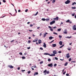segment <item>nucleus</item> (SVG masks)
Here are the masks:
<instances>
[{
  "mask_svg": "<svg viewBox=\"0 0 76 76\" xmlns=\"http://www.w3.org/2000/svg\"><path fill=\"white\" fill-rule=\"evenodd\" d=\"M70 3V1L69 0H68L65 2V3L66 4H67Z\"/></svg>",
  "mask_w": 76,
  "mask_h": 76,
  "instance_id": "nucleus-1",
  "label": "nucleus"
},
{
  "mask_svg": "<svg viewBox=\"0 0 76 76\" xmlns=\"http://www.w3.org/2000/svg\"><path fill=\"white\" fill-rule=\"evenodd\" d=\"M66 57H67V58H69L70 56H69V53H68L66 55Z\"/></svg>",
  "mask_w": 76,
  "mask_h": 76,
  "instance_id": "nucleus-2",
  "label": "nucleus"
},
{
  "mask_svg": "<svg viewBox=\"0 0 76 76\" xmlns=\"http://www.w3.org/2000/svg\"><path fill=\"white\" fill-rule=\"evenodd\" d=\"M56 21H55V20H53V21L51 22L50 23V25H53V23H55Z\"/></svg>",
  "mask_w": 76,
  "mask_h": 76,
  "instance_id": "nucleus-3",
  "label": "nucleus"
},
{
  "mask_svg": "<svg viewBox=\"0 0 76 76\" xmlns=\"http://www.w3.org/2000/svg\"><path fill=\"white\" fill-rule=\"evenodd\" d=\"M8 67L10 68H11V69H13V66H12L11 65H9Z\"/></svg>",
  "mask_w": 76,
  "mask_h": 76,
  "instance_id": "nucleus-4",
  "label": "nucleus"
},
{
  "mask_svg": "<svg viewBox=\"0 0 76 76\" xmlns=\"http://www.w3.org/2000/svg\"><path fill=\"white\" fill-rule=\"evenodd\" d=\"M48 66L49 67H52L53 66V64L51 63L50 64H48Z\"/></svg>",
  "mask_w": 76,
  "mask_h": 76,
  "instance_id": "nucleus-5",
  "label": "nucleus"
},
{
  "mask_svg": "<svg viewBox=\"0 0 76 76\" xmlns=\"http://www.w3.org/2000/svg\"><path fill=\"white\" fill-rule=\"evenodd\" d=\"M52 47H56L57 46L56 44H53L52 45Z\"/></svg>",
  "mask_w": 76,
  "mask_h": 76,
  "instance_id": "nucleus-6",
  "label": "nucleus"
},
{
  "mask_svg": "<svg viewBox=\"0 0 76 76\" xmlns=\"http://www.w3.org/2000/svg\"><path fill=\"white\" fill-rule=\"evenodd\" d=\"M53 19L55 20H58V17H57L56 18H53Z\"/></svg>",
  "mask_w": 76,
  "mask_h": 76,
  "instance_id": "nucleus-7",
  "label": "nucleus"
},
{
  "mask_svg": "<svg viewBox=\"0 0 76 76\" xmlns=\"http://www.w3.org/2000/svg\"><path fill=\"white\" fill-rule=\"evenodd\" d=\"M53 53L54 54H57V52L56 50H54L53 51Z\"/></svg>",
  "mask_w": 76,
  "mask_h": 76,
  "instance_id": "nucleus-8",
  "label": "nucleus"
},
{
  "mask_svg": "<svg viewBox=\"0 0 76 76\" xmlns=\"http://www.w3.org/2000/svg\"><path fill=\"white\" fill-rule=\"evenodd\" d=\"M43 44H44V45H43V47H44L45 48H46V44L45 42H44Z\"/></svg>",
  "mask_w": 76,
  "mask_h": 76,
  "instance_id": "nucleus-9",
  "label": "nucleus"
},
{
  "mask_svg": "<svg viewBox=\"0 0 76 76\" xmlns=\"http://www.w3.org/2000/svg\"><path fill=\"white\" fill-rule=\"evenodd\" d=\"M59 44L60 45H61L63 44L62 43V42L61 41H60L59 42Z\"/></svg>",
  "mask_w": 76,
  "mask_h": 76,
  "instance_id": "nucleus-10",
  "label": "nucleus"
},
{
  "mask_svg": "<svg viewBox=\"0 0 76 76\" xmlns=\"http://www.w3.org/2000/svg\"><path fill=\"white\" fill-rule=\"evenodd\" d=\"M49 39L51 40L52 39H53V38H54V37H53L50 36L49 37Z\"/></svg>",
  "mask_w": 76,
  "mask_h": 76,
  "instance_id": "nucleus-11",
  "label": "nucleus"
},
{
  "mask_svg": "<svg viewBox=\"0 0 76 76\" xmlns=\"http://www.w3.org/2000/svg\"><path fill=\"white\" fill-rule=\"evenodd\" d=\"M47 34H48V33H46L45 34H44L43 37L44 38H45L46 36V35H47Z\"/></svg>",
  "mask_w": 76,
  "mask_h": 76,
  "instance_id": "nucleus-12",
  "label": "nucleus"
},
{
  "mask_svg": "<svg viewBox=\"0 0 76 76\" xmlns=\"http://www.w3.org/2000/svg\"><path fill=\"white\" fill-rule=\"evenodd\" d=\"M49 56H55V54L53 53V54H52L51 55L50 54L49 55Z\"/></svg>",
  "mask_w": 76,
  "mask_h": 76,
  "instance_id": "nucleus-13",
  "label": "nucleus"
},
{
  "mask_svg": "<svg viewBox=\"0 0 76 76\" xmlns=\"http://www.w3.org/2000/svg\"><path fill=\"white\" fill-rule=\"evenodd\" d=\"M41 40H38V44H41Z\"/></svg>",
  "mask_w": 76,
  "mask_h": 76,
  "instance_id": "nucleus-14",
  "label": "nucleus"
},
{
  "mask_svg": "<svg viewBox=\"0 0 76 76\" xmlns=\"http://www.w3.org/2000/svg\"><path fill=\"white\" fill-rule=\"evenodd\" d=\"M38 75V72H35L34 74V76H35V75Z\"/></svg>",
  "mask_w": 76,
  "mask_h": 76,
  "instance_id": "nucleus-15",
  "label": "nucleus"
},
{
  "mask_svg": "<svg viewBox=\"0 0 76 76\" xmlns=\"http://www.w3.org/2000/svg\"><path fill=\"white\" fill-rule=\"evenodd\" d=\"M44 55H48V56H50V54L48 53H44Z\"/></svg>",
  "mask_w": 76,
  "mask_h": 76,
  "instance_id": "nucleus-16",
  "label": "nucleus"
},
{
  "mask_svg": "<svg viewBox=\"0 0 76 76\" xmlns=\"http://www.w3.org/2000/svg\"><path fill=\"white\" fill-rule=\"evenodd\" d=\"M71 37H72L71 36H70V37H65L66 38H68L69 39L70 38H71Z\"/></svg>",
  "mask_w": 76,
  "mask_h": 76,
  "instance_id": "nucleus-17",
  "label": "nucleus"
},
{
  "mask_svg": "<svg viewBox=\"0 0 76 76\" xmlns=\"http://www.w3.org/2000/svg\"><path fill=\"white\" fill-rule=\"evenodd\" d=\"M64 45H63L62 46H61L59 48H61L62 47H64Z\"/></svg>",
  "mask_w": 76,
  "mask_h": 76,
  "instance_id": "nucleus-18",
  "label": "nucleus"
},
{
  "mask_svg": "<svg viewBox=\"0 0 76 76\" xmlns=\"http://www.w3.org/2000/svg\"><path fill=\"white\" fill-rule=\"evenodd\" d=\"M68 64V63L67 62H66L65 64H64V66H66Z\"/></svg>",
  "mask_w": 76,
  "mask_h": 76,
  "instance_id": "nucleus-19",
  "label": "nucleus"
},
{
  "mask_svg": "<svg viewBox=\"0 0 76 76\" xmlns=\"http://www.w3.org/2000/svg\"><path fill=\"white\" fill-rule=\"evenodd\" d=\"M61 28H59L57 30V31H61Z\"/></svg>",
  "mask_w": 76,
  "mask_h": 76,
  "instance_id": "nucleus-20",
  "label": "nucleus"
},
{
  "mask_svg": "<svg viewBox=\"0 0 76 76\" xmlns=\"http://www.w3.org/2000/svg\"><path fill=\"white\" fill-rule=\"evenodd\" d=\"M53 41H54V40H53L51 42H49V43L51 44V43H52V42H53Z\"/></svg>",
  "mask_w": 76,
  "mask_h": 76,
  "instance_id": "nucleus-21",
  "label": "nucleus"
},
{
  "mask_svg": "<svg viewBox=\"0 0 76 76\" xmlns=\"http://www.w3.org/2000/svg\"><path fill=\"white\" fill-rule=\"evenodd\" d=\"M42 20H43V21H45V18H42Z\"/></svg>",
  "mask_w": 76,
  "mask_h": 76,
  "instance_id": "nucleus-22",
  "label": "nucleus"
},
{
  "mask_svg": "<svg viewBox=\"0 0 76 76\" xmlns=\"http://www.w3.org/2000/svg\"><path fill=\"white\" fill-rule=\"evenodd\" d=\"M72 9H76V7H72Z\"/></svg>",
  "mask_w": 76,
  "mask_h": 76,
  "instance_id": "nucleus-23",
  "label": "nucleus"
},
{
  "mask_svg": "<svg viewBox=\"0 0 76 76\" xmlns=\"http://www.w3.org/2000/svg\"><path fill=\"white\" fill-rule=\"evenodd\" d=\"M55 60H58V58L56 57H55Z\"/></svg>",
  "mask_w": 76,
  "mask_h": 76,
  "instance_id": "nucleus-24",
  "label": "nucleus"
},
{
  "mask_svg": "<svg viewBox=\"0 0 76 76\" xmlns=\"http://www.w3.org/2000/svg\"><path fill=\"white\" fill-rule=\"evenodd\" d=\"M38 12H37L35 14V16H37V15H38Z\"/></svg>",
  "mask_w": 76,
  "mask_h": 76,
  "instance_id": "nucleus-25",
  "label": "nucleus"
},
{
  "mask_svg": "<svg viewBox=\"0 0 76 76\" xmlns=\"http://www.w3.org/2000/svg\"><path fill=\"white\" fill-rule=\"evenodd\" d=\"M72 16H75V13H74L73 14H72Z\"/></svg>",
  "mask_w": 76,
  "mask_h": 76,
  "instance_id": "nucleus-26",
  "label": "nucleus"
},
{
  "mask_svg": "<svg viewBox=\"0 0 76 76\" xmlns=\"http://www.w3.org/2000/svg\"><path fill=\"white\" fill-rule=\"evenodd\" d=\"M53 34H55V35H58V34H57L56 32H53Z\"/></svg>",
  "mask_w": 76,
  "mask_h": 76,
  "instance_id": "nucleus-27",
  "label": "nucleus"
},
{
  "mask_svg": "<svg viewBox=\"0 0 76 76\" xmlns=\"http://www.w3.org/2000/svg\"><path fill=\"white\" fill-rule=\"evenodd\" d=\"M56 2V0H53L52 3H55Z\"/></svg>",
  "mask_w": 76,
  "mask_h": 76,
  "instance_id": "nucleus-28",
  "label": "nucleus"
},
{
  "mask_svg": "<svg viewBox=\"0 0 76 76\" xmlns=\"http://www.w3.org/2000/svg\"><path fill=\"white\" fill-rule=\"evenodd\" d=\"M43 63V61H41L40 62V64H42Z\"/></svg>",
  "mask_w": 76,
  "mask_h": 76,
  "instance_id": "nucleus-29",
  "label": "nucleus"
},
{
  "mask_svg": "<svg viewBox=\"0 0 76 76\" xmlns=\"http://www.w3.org/2000/svg\"><path fill=\"white\" fill-rule=\"evenodd\" d=\"M31 73V71H29L28 72V74H29Z\"/></svg>",
  "mask_w": 76,
  "mask_h": 76,
  "instance_id": "nucleus-30",
  "label": "nucleus"
},
{
  "mask_svg": "<svg viewBox=\"0 0 76 76\" xmlns=\"http://www.w3.org/2000/svg\"><path fill=\"white\" fill-rule=\"evenodd\" d=\"M75 2H74L72 4V5H75Z\"/></svg>",
  "mask_w": 76,
  "mask_h": 76,
  "instance_id": "nucleus-31",
  "label": "nucleus"
},
{
  "mask_svg": "<svg viewBox=\"0 0 76 76\" xmlns=\"http://www.w3.org/2000/svg\"><path fill=\"white\" fill-rule=\"evenodd\" d=\"M47 72V69L45 70L44 72L43 73H46Z\"/></svg>",
  "mask_w": 76,
  "mask_h": 76,
  "instance_id": "nucleus-32",
  "label": "nucleus"
},
{
  "mask_svg": "<svg viewBox=\"0 0 76 76\" xmlns=\"http://www.w3.org/2000/svg\"><path fill=\"white\" fill-rule=\"evenodd\" d=\"M64 34H67V31H64Z\"/></svg>",
  "mask_w": 76,
  "mask_h": 76,
  "instance_id": "nucleus-33",
  "label": "nucleus"
},
{
  "mask_svg": "<svg viewBox=\"0 0 76 76\" xmlns=\"http://www.w3.org/2000/svg\"><path fill=\"white\" fill-rule=\"evenodd\" d=\"M15 41V40H13L12 41H10L11 42H14Z\"/></svg>",
  "mask_w": 76,
  "mask_h": 76,
  "instance_id": "nucleus-34",
  "label": "nucleus"
},
{
  "mask_svg": "<svg viewBox=\"0 0 76 76\" xmlns=\"http://www.w3.org/2000/svg\"><path fill=\"white\" fill-rule=\"evenodd\" d=\"M70 21V20H68L67 21H66V22H69Z\"/></svg>",
  "mask_w": 76,
  "mask_h": 76,
  "instance_id": "nucleus-35",
  "label": "nucleus"
},
{
  "mask_svg": "<svg viewBox=\"0 0 76 76\" xmlns=\"http://www.w3.org/2000/svg\"><path fill=\"white\" fill-rule=\"evenodd\" d=\"M59 37L60 38H62V36L61 35H59Z\"/></svg>",
  "mask_w": 76,
  "mask_h": 76,
  "instance_id": "nucleus-36",
  "label": "nucleus"
},
{
  "mask_svg": "<svg viewBox=\"0 0 76 76\" xmlns=\"http://www.w3.org/2000/svg\"><path fill=\"white\" fill-rule=\"evenodd\" d=\"M40 50H43V48H40Z\"/></svg>",
  "mask_w": 76,
  "mask_h": 76,
  "instance_id": "nucleus-37",
  "label": "nucleus"
},
{
  "mask_svg": "<svg viewBox=\"0 0 76 76\" xmlns=\"http://www.w3.org/2000/svg\"><path fill=\"white\" fill-rule=\"evenodd\" d=\"M22 58L23 59H25V57L24 56L22 57Z\"/></svg>",
  "mask_w": 76,
  "mask_h": 76,
  "instance_id": "nucleus-38",
  "label": "nucleus"
},
{
  "mask_svg": "<svg viewBox=\"0 0 76 76\" xmlns=\"http://www.w3.org/2000/svg\"><path fill=\"white\" fill-rule=\"evenodd\" d=\"M48 61H51V59H48Z\"/></svg>",
  "mask_w": 76,
  "mask_h": 76,
  "instance_id": "nucleus-39",
  "label": "nucleus"
},
{
  "mask_svg": "<svg viewBox=\"0 0 76 76\" xmlns=\"http://www.w3.org/2000/svg\"><path fill=\"white\" fill-rule=\"evenodd\" d=\"M19 54H20L21 55H22V52H20L19 53Z\"/></svg>",
  "mask_w": 76,
  "mask_h": 76,
  "instance_id": "nucleus-40",
  "label": "nucleus"
},
{
  "mask_svg": "<svg viewBox=\"0 0 76 76\" xmlns=\"http://www.w3.org/2000/svg\"><path fill=\"white\" fill-rule=\"evenodd\" d=\"M3 1L4 3H6V0H3Z\"/></svg>",
  "mask_w": 76,
  "mask_h": 76,
  "instance_id": "nucleus-41",
  "label": "nucleus"
},
{
  "mask_svg": "<svg viewBox=\"0 0 76 76\" xmlns=\"http://www.w3.org/2000/svg\"><path fill=\"white\" fill-rule=\"evenodd\" d=\"M66 71H65L64 72H63V74L65 75V73H66Z\"/></svg>",
  "mask_w": 76,
  "mask_h": 76,
  "instance_id": "nucleus-42",
  "label": "nucleus"
},
{
  "mask_svg": "<svg viewBox=\"0 0 76 76\" xmlns=\"http://www.w3.org/2000/svg\"><path fill=\"white\" fill-rule=\"evenodd\" d=\"M56 66H57V64H54V67H56Z\"/></svg>",
  "mask_w": 76,
  "mask_h": 76,
  "instance_id": "nucleus-43",
  "label": "nucleus"
},
{
  "mask_svg": "<svg viewBox=\"0 0 76 76\" xmlns=\"http://www.w3.org/2000/svg\"><path fill=\"white\" fill-rule=\"evenodd\" d=\"M71 60H72V58H69V61H71Z\"/></svg>",
  "mask_w": 76,
  "mask_h": 76,
  "instance_id": "nucleus-44",
  "label": "nucleus"
},
{
  "mask_svg": "<svg viewBox=\"0 0 76 76\" xmlns=\"http://www.w3.org/2000/svg\"><path fill=\"white\" fill-rule=\"evenodd\" d=\"M38 39H36L35 40V42H37V41H38Z\"/></svg>",
  "mask_w": 76,
  "mask_h": 76,
  "instance_id": "nucleus-45",
  "label": "nucleus"
},
{
  "mask_svg": "<svg viewBox=\"0 0 76 76\" xmlns=\"http://www.w3.org/2000/svg\"><path fill=\"white\" fill-rule=\"evenodd\" d=\"M56 27H53L52 28L53 29H56Z\"/></svg>",
  "mask_w": 76,
  "mask_h": 76,
  "instance_id": "nucleus-46",
  "label": "nucleus"
},
{
  "mask_svg": "<svg viewBox=\"0 0 76 76\" xmlns=\"http://www.w3.org/2000/svg\"><path fill=\"white\" fill-rule=\"evenodd\" d=\"M50 30L51 31H53V29L52 28H50Z\"/></svg>",
  "mask_w": 76,
  "mask_h": 76,
  "instance_id": "nucleus-47",
  "label": "nucleus"
},
{
  "mask_svg": "<svg viewBox=\"0 0 76 76\" xmlns=\"http://www.w3.org/2000/svg\"><path fill=\"white\" fill-rule=\"evenodd\" d=\"M46 73L47 74H48L49 73V71H46Z\"/></svg>",
  "mask_w": 76,
  "mask_h": 76,
  "instance_id": "nucleus-48",
  "label": "nucleus"
},
{
  "mask_svg": "<svg viewBox=\"0 0 76 76\" xmlns=\"http://www.w3.org/2000/svg\"><path fill=\"white\" fill-rule=\"evenodd\" d=\"M31 41H30V40H28V43H31Z\"/></svg>",
  "mask_w": 76,
  "mask_h": 76,
  "instance_id": "nucleus-49",
  "label": "nucleus"
},
{
  "mask_svg": "<svg viewBox=\"0 0 76 76\" xmlns=\"http://www.w3.org/2000/svg\"><path fill=\"white\" fill-rule=\"evenodd\" d=\"M25 71V70H22L21 72H23Z\"/></svg>",
  "mask_w": 76,
  "mask_h": 76,
  "instance_id": "nucleus-50",
  "label": "nucleus"
},
{
  "mask_svg": "<svg viewBox=\"0 0 76 76\" xmlns=\"http://www.w3.org/2000/svg\"><path fill=\"white\" fill-rule=\"evenodd\" d=\"M30 48H31L30 47L27 48V49H28V50H29V49H30Z\"/></svg>",
  "mask_w": 76,
  "mask_h": 76,
  "instance_id": "nucleus-51",
  "label": "nucleus"
},
{
  "mask_svg": "<svg viewBox=\"0 0 76 76\" xmlns=\"http://www.w3.org/2000/svg\"><path fill=\"white\" fill-rule=\"evenodd\" d=\"M66 76H69V74H66Z\"/></svg>",
  "mask_w": 76,
  "mask_h": 76,
  "instance_id": "nucleus-52",
  "label": "nucleus"
},
{
  "mask_svg": "<svg viewBox=\"0 0 76 76\" xmlns=\"http://www.w3.org/2000/svg\"><path fill=\"white\" fill-rule=\"evenodd\" d=\"M68 50H69V51H70L71 50V49L70 48L68 49Z\"/></svg>",
  "mask_w": 76,
  "mask_h": 76,
  "instance_id": "nucleus-53",
  "label": "nucleus"
},
{
  "mask_svg": "<svg viewBox=\"0 0 76 76\" xmlns=\"http://www.w3.org/2000/svg\"><path fill=\"white\" fill-rule=\"evenodd\" d=\"M48 28H50V29H51L52 28V27H51L50 26H49Z\"/></svg>",
  "mask_w": 76,
  "mask_h": 76,
  "instance_id": "nucleus-54",
  "label": "nucleus"
},
{
  "mask_svg": "<svg viewBox=\"0 0 76 76\" xmlns=\"http://www.w3.org/2000/svg\"><path fill=\"white\" fill-rule=\"evenodd\" d=\"M58 53H61V51H59Z\"/></svg>",
  "mask_w": 76,
  "mask_h": 76,
  "instance_id": "nucleus-55",
  "label": "nucleus"
},
{
  "mask_svg": "<svg viewBox=\"0 0 76 76\" xmlns=\"http://www.w3.org/2000/svg\"><path fill=\"white\" fill-rule=\"evenodd\" d=\"M28 9H26V10H25L26 12H28Z\"/></svg>",
  "mask_w": 76,
  "mask_h": 76,
  "instance_id": "nucleus-56",
  "label": "nucleus"
},
{
  "mask_svg": "<svg viewBox=\"0 0 76 76\" xmlns=\"http://www.w3.org/2000/svg\"><path fill=\"white\" fill-rule=\"evenodd\" d=\"M33 26V25H30V27H32V26Z\"/></svg>",
  "mask_w": 76,
  "mask_h": 76,
  "instance_id": "nucleus-57",
  "label": "nucleus"
},
{
  "mask_svg": "<svg viewBox=\"0 0 76 76\" xmlns=\"http://www.w3.org/2000/svg\"><path fill=\"white\" fill-rule=\"evenodd\" d=\"M20 67H18V70H20Z\"/></svg>",
  "mask_w": 76,
  "mask_h": 76,
  "instance_id": "nucleus-58",
  "label": "nucleus"
},
{
  "mask_svg": "<svg viewBox=\"0 0 76 76\" xmlns=\"http://www.w3.org/2000/svg\"><path fill=\"white\" fill-rule=\"evenodd\" d=\"M72 63H75V61H72Z\"/></svg>",
  "mask_w": 76,
  "mask_h": 76,
  "instance_id": "nucleus-59",
  "label": "nucleus"
},
{
  "mask_svg": "<svg viewBox=\"0 0 76 76\" xmlns=\"http://www.w3.org/2000/svg\"><path fill=\"white\" fill-rule=\"evenodd\" d=\"M39 28H40V27H38L37 28V29H39Z\"/></svg>",
  "mask_w": 76,
  "mask_h": 76,
  "instance_id": "nucleus-60",
  "label": "nucleus"
},
{
  "mask_svg": "<svg viewBox=\"0 0 76 76\" xmlns=\"http://www.w3.org/2000/svg\"><path fill=\"white\" fill-rule=\"evenodd\" d=\"M64 70H65V69H63V70H62V72H64Z\"/></svg>",
  "mask_w": 76,
  "mask_h": 76,
  "instance_id": "nucleus-61",
  "label": "nucleus"
},
{
  "mask_svg": "<svg viewBox=\"0 0 76 76\" xmlns=\"http://www.w3.org/2000/svg\"><path fill=\"white\" fill-rule=\"evenodd\" d=\"M60 60L61 61H63V60H64V59H60Z\"/></svg>",
  "mask_w": 76,
  "mask_h": 76,
  "instance_id": "nucleus-62",
  "label": "nucleus"
},
{
  "mask_svg": "<svg viewBox=\"0 0 76 76\" xmlns=\"http://www.w3.org/2000/svg\"><path fill=\"white\" fill-rule=\"evenodd\" d=\"M18 12H20V10H18Z\"/></svg>",
  "mask_w": 76,
  "mask_h": 76,
  "instance_id": "nucleus-63",
  "label": "nucleus"
},
{
  "mask_svg": "<svg viewBox=\"0 0 76 76\" xmlns=\"http://www.w3.org/2000/svg\"><path fill=\"white\" fill-rule=\"evenodd\" d=\"M75 19H76V15H75Z\"/></svg>",
  "mask_w": 76,
  "mask_h": 76,
  "instance_id": "nucleus-64",
  "label": "nucleus"
}]
</instances>
